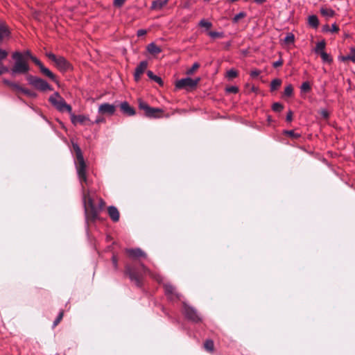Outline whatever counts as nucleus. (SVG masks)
Returning a JSON list of instances; mask_svg holds the SVG:
<instances>
[{
	"label": "nucleus",
	"instance_id": "2",
	"mask_svg": "<svg viewBox=\"0 0 355 355\" xmlns=\"http://www.w3.org/2000/svg\"><path fill=\"white\" fill-rule=\"evenodd\" d=\"M15 60V64L11 69L12 75L25 74L29 71V66L26 60L24 58L22 53L15 51L12 55Z\"/></svg>",
	"mask_w": 355,
	"mask_h": 355
},
{
	"label": "nucleus",
	"instance_id": "25",
	"mask_svg": "<svg viewBox=\"0 0 355 355\" xmlns=\"http://www.w3.org/2000/svg\"><path fill=\"white\" fill-rule=\"evenodd\" d=\"M282 80L280 79L276 78L272 80L270 83V90L272 92L277 90L281 85Z\"/></svg>",
	"mask_w": 355,
	"mask_h": 355
},
{
	"label": "nucleus",
	"instance_id": "53",
	"mask_svg": "<svg viewBox=\"0 0 355 355\" xmlns=\"http://www.w3.org/2000/svg\"><path fill=\"white\" fill-rule=\"evenodd\" d=\"M320 114L323 118H325V119L328 118V116H329L328 112L324 110L321 111Z\"/></svg>",
	"mask_w": 355,
	"mask_h": 355
},
{
	"label": "nucleus",
	"instance_id": "26",
	"mask_svg": "<svg viewBox=\"0 0 355 355\" xmlns=\"http://www.w3.org/2000/svg\"><path fill=\"white\" fill-rule=\"evenodd\" d=\"M147 75L149 78L155 80L156 83H157L159 85H162L163 82L160 77L155 75L151 71H148L147 72Z\"/></svg>",
	"mask_w": 355,
	"mask_h": 355
},
{
	"label": "nucleus",
	"instance_id": "42",
	"mask_svg": "<svg viewBox=\"0 0 355 355\" xmlns=\"http://www.w3.org/2000/svg\"><path fill=\"white\" fill-rule=\"evenodd\" d=\"M245 16V14L244 12H239V14L236 15L233 18L234 22H238L241 19L243 18Z\"/></svg>",
	"mask_w": 355,
	"mask_h": 355
},
{
	"label": "nucleus",
	"instance_id": "34",
	"mask_svg": "<svg viewBox=\"0 0 355 355\" xmlns=\"http://www.w3.org/2000/svg\"><path fill=\"white\" fill-rule=\"evenodd\" d=\"M293 88L291 85H288L284 89V95L286 96H291L293 94Z\"/></svg>",
	"mask_w": 355,
	"mask_h": 355
},
{
	"label": "nucleus",
	"instance_id": "31",
	"mask_svg": "<svg viewBox=\"0 0 355 355\" xmlns=\"http://www.w3.org/2000/svg\"><path fill=\"white\" fill-rule=\"evenodd\" d=\"M208 35L212 37V38H222L223 37L224 35L223 33L221 32H216V31H209L208 33Z\"/></svg>",
	"mask_w": 355,
	"mask_h": 355
},
{
	"label": "nucleus",
	"instance_id": "55",
	"mask_svg": "<svg viewBox=\"0 0 355 355\" xmlns=\"http://www.w3.org/2000/svg\"><path fill=\"white\" fill-rule=\"evenodd\" d=\"M112 263H113V265L114 266L115 268H117V259H116V256H112Z\"/></svg>",
	"mask_w": 355,
	"mask_h": 355
},
{
	"label": "nucleus",
	"instance_id": "20",
	"mask_svg": "<svg viewBox=\"0 0 355 355\" xmlns=\"http://www.w3.org/2000/svg\"><path fill=\"white\" fill-rule=\"evenodd\" d=\"M168 1V0L154 1L152 3L151 8L153 10H160L167 4Z\"/></svg>",
	"mask_w": 355,
	"mask_h": 355
},
{
	"label": "nucleus",
	"instance_id": "10",
	"mask_svg": "<svg viewBox=\"0 0 355 355\" xmlns=\"http://www.w3.org/2000/svg\"><path fill=\"white\" fill-rule=\"evenodd\" d=\"M164 286L165 293L171 300L180 299L179 293L176 291L175 287L173 285L170 284H165Z\"/></svg>",
	"mask_w": 355,
	"mask_h": 355
},
{
	"label": "nucleus",
	"instance_id": "35",
	"mask_svg": "<svg viewBox=\"0 0 355 355\" xmlns=\"http://www.w3.org/2000/svg\"><path fill=\"white\" fill-rule=\"evenodd\" d=\"M311 90L310 84L308 82H304L301 85V91L303 92H309Z\"/></svg>",
	"mask_w": 355,
	"mask_h": 355
},
{
	"label": "nucleus",
	"instance_id": "58",
	"mask_svg": "<svg viewBox=\"0 0 355 355\" xmlns=\"http://www.w3.org/2000/svg\"><path fill=\"white\" fill-rule=\"evenodd\" d=\"M36 65L39 67L40 71L42 70V67H44V66L42 64V63L40 61L39 62H37Z\"/></svg>",
	"mask_w": 355,
	"mask_h": 355
},
{
	"label": "nucleus",
	"instance_id": "14",
	"mask_svg": "<svg viewBox=\"0 0 355 355\" xmlns=\"http://www.w3.org/2000/svg\"><path fill=\"white\" fill-rule=\"evenodd\" d=\"M116 111V106L109 103H103L98 107V112L101 114H114Z\"/></svg>",
	"mask_w": 355,
	"mask_h": 355
},
{
	"label": "nucleus",
	"instance_id": "32",
	"mask_svg": "<svg viewBox=\"0 0 355 355\" xmlns=\"http://www.w3.org/2000/svg\"><path fill=\"white\" fill-rule=\"evenodd\" d=\"M21 92L31 98H35L37 96L35 92L26 88H23Z\"/></svg>",
	"mask_w": 355,
	"mask_h": 355
},
{
	"label": "nucleus",
	"instance_id": "4",
	"mask_svg": "<svg viewBox=\"0 0 355 355\" xmlns=\"http://www.w3.org/2000/svg\"><path fill=\"white\" fill-rule=\"evenodd\" d=\"M200 81V78H196L195 79H192L189 77L182 78L176 81L175 87L179 89H184L187 91H191L197 87Z\"/></svg>",
	"mask_w": 355,
	"mask_h": 355
},
{
	"label": "nucleus",
	"instance_id": "60",
	"mask_svg": "<svg viewBox=\"0 0 355 355\" xmlns=\"http://www.w3.org/2000/svg\"><path fill=\"white\" fill-rule=\"evenodd\" d=\"M266 0H254V1L258 4H261L265 2Z\"/></svg>",
	"mask_w": 355,
	"mask_h": 355
},
{
	"label": "nucleus",
	"instance_id": "47",
	"mask_svg": "<svg viewBox=\"0 0 355 355\" xmlns=\"http://www.w3.org/2000/svg\"><path fill=\"white\" fill-rule=\"evenodd\" d=\"M125 0H114V5L117 7L121 6L124 3Z\"/></svg>",
	"mask_w": 355,
	"mask_h": 355
},
{
	"label": "nucleus",
	"instance_id": "50",
	"mask_svg": "<svg viewBox=\"0 0 355 355\" xmlns=\"http://www.w3.org/2000/svg\"><path fill=\"white\" fill-rule=\"evenodd\" d=\"M7 71H8V67H5L4 65H0V74H2Z\"/></svg>",
	"mask_w": 355,
	"mask_h": 355
},
{
	"label": "nucleus",
	"instance_id": "23",
	"mask_svg": "<svg viewBox=\"0 0 355 355\" xmlns=\"http://www.w3.org/2000/svg\"><path fill=\"white\" fill-rule=\"evenodd\" d=\"M309 24L313 28H317L319 25V21L315 15H311L308 18Z\"/></svg>",
	"mask_w": 355,
	"mask_h": 355
},
{
	"label": "nucleus",
	"instance_id": "36",
	"mask_svg": "<svg viewBox=\"0 0 355 355\" xmlns=\"http://www.w3.org/2000/svg\"><path fill=\"white\" fill-rule=\"evenodd\" d=\"M285 134L294 139H298L300 137V135L295 132L293 130H286L285 131Z\"/></svg>",
	"mask_w": 355,
	"mask_h": 355
},
{
	"label": "nucleus",
	"instance_id": "56",
	"mask_svg": "<svg viewBox=\"0 0 355 355\" xmlns=\"http://www.w3.org/2000/svg\"><path fill=\"white\" fill-rule=\"evenodd\" d=\"M105 122V119L103 118V117H98L96 121H95V123H103Z\"/></svg>",
	"mask_w": 355,
	"mask_h": 355
},
{
	"label": "nucleus",
	"instance_id": "22",
	"mask_svg": "<svg viewBox=\"0 0 355 355\" xmlns=\"http://www.w3.org/2000/svg\"><path fill=\"white\" fill-rule=\"evenodd\" d=\"M320 13L327 18L332 17L335 15L334 10L327 8H322L320 9Z\"/></svg>",
	"mask_w": 355,
	"mask_h": 355
},
{
	"label": "nucleus",
	"instance_id": "16",
	"mask_svg": "<svg viewBox=\"0 0 355 355\" xmlns=\"http://www.w3.org/2000/svg\"><path fill=\"white\" fill-rule=\"evenodd\" d=\"M127 254L132 258L146 257V254L139 248L128 249Z\"/></svg>",
	"mask_w": 355,
	"mask_h": 355
},
{
	"label": "nucleus",
	"instance_id": "40",
	"mask_svg": "<svg viewBox=\"0 0 355 355\" xmlns=\"http://www.w3.org/2000/svg\"><path fill=\"white\" fill-rule=\"evenodd\" d=\"M237 75H238V73H237L236 71H235L234 69H230L227 72V76L231 79L236 78L237 76Z\"/></svg>",
	"mask_w": 355,
	"mask_h": 355
},
{
	"label": "nucleus",
	"instance_id": "27",
	"mask_svg": "<svg viewBox=\"0 0 355 355\" xmlns=\"http://www.w3.org/2000/svg\"><path fill=\"white\" fill-rule=\"evenodd\" d=\"M41 72L43 74H44L46 76L51 78V80H55V75L49 69L46 68L45 67L42 68Z\"/></svg>",
	"mask_w": 355,
	"mask_h": 355
},
{
	"label": "nucleus",
	"instance_id": "17",
	"mask_svg": "<svg viewBox=\"0 0 355 355\" xmlns=\"http://www.w3.org/2000/svg\"><path fill=\"white\" fill-rule=\"evenodd\" d=\"M107 212H108L110 217L114 222L119 221L120 214H119V211L116 207H115L114 206H110L107 208Z\"/></svg>",
	"mask_w": 355,
	"mask_h": 355
},
{
	"label": "nucleus",
	"instance_id": "46",
	"mask_svg": "<svg viewBox=\"0 0 355 355\" xmlns=\"http://www.w3.org/2000/svg\"><path fill=\"white\" fill-rule=\"evenodd\" d=\"M46 56H47L50 60H51L53 62H55L56 59L58 58V57H57L55 54H53V53H46Z\"/></svg>",
	"mask_w": 355,
	"mask_h": 355
},
{
	"label": "nucleus",
	"instance_id": "51",
	"mask_svg": "<svg viewBox=\"0 0 355 355\" xmlns=\"http://www.w3.org/2000/svg\"><path fill=\"white\" fill-rule=\"evenodd\" d=\"M292 119H293V112L291 111H289L286 115V121L290 122L292 121Z\"/></svg>",
	"mask_w": 355,
	"mask_h": 355
},
{
	"label": "nucleus",
	"instance_id": "33",
	"mask_svg": "<svg viewBox=\"0 0 355 355\" xmlns=\"http://www.w3.org/2000/svg\"><path fill=\"white\" fill-rule=\"evenodd\" d=\"M200 67V64L198 62H195L192 67L187 71V75L193 74Z\"/></svg>",
	"mask_w": 355,
	"mask_h": 355
},
{
	"label": "nucleus",
	"instance_id": "45",
	"mask_svg": "<svg viewBox=\"0 0 355 355\" xmlns=\"http://www.w3.org/2000/svg\"><path fill=\"white\" fill-rule=\"evenodd\" d=\"M260 73H261L260 70L254 69V70L251 71L250 76L252 78H257V76H259L260 75Z\"/></svg>",
	"mask_w": 355,
	"mask_h": 355
},
{
	"label": "nucleus",
	"instance_id": "5",
	"mask_svg": "<svg viewBox=\"0 0 355 355\" xmlns=\"http://www.w3.org/2000/svg\"><path fill=\"white\" fill-rule=\"evenodd\" d=\"M139 107L145 112L146 116L150 118H160L164 113L162 109L150 107L146 103L142 101H139Z\"/></svg>",
	"mask_w": 355,
	"mask_h": 355
},
{
	"label": "nucleus",
	"instance_id": "38",
	"mask_svg": "<svg viewBox=\"0 0 355 355\" xmlns=\"http://www.w3.org/2000/svg\"><path fill=\"white\" fill-rule=\"evenodd\" d=\"M283 105L279 103H275L272 105V110L275 112H281L283 110Z\"/></svg>",
	"mask_w": 355,
	"mask_h": 355
},
{
	"label": "nucleus",
	"instance_id": "37",
	"mask_svg": "<svg viewBox=\"0 0 355 355\" xmlns=\"http://www.w3.org/2000/svg\"><path fill=\"white\" fill-rule=\"evenodd\" d=\"M320 56H321V58L323 62H330L331 61V59L329 56V54H327L325 51L324 52H322V53L320 54Z\"/></svg>",
	"mask_w": 355,
	"mask_h": 355
},
{
	"label": "nucleus",
	"instance_id": "6",
	"mask_svg": "<svg viewBox=\"0 0 355 355\" xmlns=\"http://www.w3.org/2000/svg\"><path fill=\"white\" fill-rule=\"evenodd\" d=\"M27 80L30 85L38 90L42 92L52 90V87L49 85V84L42 78L30 75L27 77Z\"/></svg>",
	"mask_w": 355,
	"mask_h": 355
},
{
	"label": "nucleus",
	"instance_id": "49",
	"mask_svg": "<svg viewBox=\"0 0 355 355\" xmlns=\"http://www.w3.org/2000/svg\"><path fill=\"white\" fill-rule=\"evenodd\" d=\"M338 31H339L338 26L336 24H332L330 31L334 32V33H337Z\"/></svg>",
	"mask_w": 355,
	"mask_h": 355
},
{
	"label": "nucleus",
	"instance_id": "1",
	"mask_svg": "<svg viewBox=\"0 0 355 355\" xmlns=\"http://www.w3.org/2000/svg\"><path fill=\"white\" fill-rule=\"evenodd\" d=\"M73 149L76 153L75 164L83 191V200L85 218L87 222H94L99 218V214L105 206V202L95 193H92L84 186L88 184L87 178V165L82 151L77 144L73 143Z\"/></svg>",
	"mask_w": 355,
	"mask_h": 355
},
{
	"label": "nucleus",
	"instance_id": "59",
	"mask_svg": "<svg viewBox=\"0 0 355 355\" xmlns=\"http://www.w3.org/2000/svg\"><path fill=\"white\" fill-rule=\"evenodd\" d=\"M36 65L39 67L40 71L42 70V67H44V66L42 64V63L40 61L39 62H37Z\"/></svg>",
	"mask_w": 355,
	"mask_h": 355
},
{
	"label": "nucleus",
	"instance_id": "29",
	"mask_svg": "<svg viewBox=\"0 0 355 355\" xmlns=\"http://www.w3.org/2000/svg\"><path fill=\"white\" fill-rule=\"evenodd\" d=\"M199 26L209 30L212 27V24L206 19H201L199 22Z\"/></svg>",
	"mask_w": 355,
	"mask_h": 355
},
{
	"label": "nucleus",
	"instance_id": "19",
	"mask_svg": "<svg viewBox=\"0 0 355 355\" xmlns=\"http://www.w3.org/2000/svg\"><path fill=\"white\" fill-rule=\"evenodd\" d=\"M340 60L343 62H346L350 60L353 62H355V48L352 47L350 49V52L347 55H343L340 57Z\"/></svg>",
	"mask_w": 355,
	"mask_h": 355
},
{
	"label": "nucleus",
	"instance_id": "54",
	"mask_svg": "<svg viewBox=\"0 0 355 355\" xmlns=\"http://www.w3.org/2000/svg\"><path fill=\"white\" fill-rule=\"evenodd\" d=\"M22 54L24 55V58L25 59V57H28V58H31V56H33L31 55V53L30 51L27 50L24 53H22Z\"/></svg>",
	"mask_w": 355,
	"mask_h": 355
},
{
	"label": "nucleus",
	"instance_id": "52",
	"mask_svg": "<svg viewBox=\"0 0 355 355\" xmlns=\"http://www.w3.org/2000/svg\"><path fill=\"white\" fill-rule=\"evenodd\" d=\"M282 64H283L282 60H279L275 62L272 65H273L274 67H278L282 66Z\"/></svg>",
	"mask_w": 355,
	"mask_h": 355
},
{
	"label": "nucleus",
	"instance_id": "24",
	"mask_svg": "<svg viewBox=\"0 0 355 355\" xmlns=\"http://www.w3.org/2000/svg\"><path fill=\"white\" fill-rule=\"evenodd\" d=\"M141 268L144 273H148L150 276H151L153 279H156L157 282H161L162 280L161 276L158 275H155L152 272H150L148 269H147L143 264L141 265Z\"/></svg>",
	"mask_w": 355,
	"mask_h": 355
},
{
	"label": "nucleus",
	"instance_id": "7",
	"mask_svg": "<svg viewBox=\"0 0 355 355\" xmlns=\"http://www.w3.org/2000/svg\"><path fill=\"white\" fill-rule=\"evenodd\" d=\"M125 272L128 275L130 280L134 282L137 286H141L143 275L141 272H138L134 267L130 266H126Z\"/></svg>",
	"mask_w": 355,
	"mask_h": 355
},
{
	"label": "nucleus",
	"instance_id": "21",
	"mask_svg": "<svg viewBox=\"0 0 355 355\" xmlns=\"http://www.w3.org/2000/svg\"><path fill=\"white\" fill-rule=\"evenodd\" d=\"M326 46V42L324 40H322L318 42L315 45L314 51L315 53L320 54L322 52H324V49Z\"/></svg>",
	"mask_w": 355,
	"mask_h": 355
},
{
	"label": "nucleus",
	"instance_id": "11",
	"mask_svg": "<svg viewBox=\"0 0 355 355\" xmlns=\"http://www.w3.org/2000/svg\"><path fill=\"white\" fill-rule=\"evenodd\" d=\"M10 36V31L7 24L0 21V44L8 40Z\"/></svg>",
	"mask_w": 355,
	"mask_h": 355
},
{
	"label": "nucleus",
	"instance_id": "12",
	"mask_svg": "<svg viewBox=\"0 0 355 355\" xmlns=\"http://www.w3.org/2000/svg\"><path fill=\"white\" fill-rule=\"evenodd\" d=\"M55 64L56 67L62 71H67L70 69L71 65L69 62L62 56H59L56 59Z\"/></svg>",
	"mask_w": 355,
	"mask_h": 355
},
{
	"label": "nucleus",
	"instance_id": "3",
	"mask_svg": "<svg viewBox=\"0 0 355 355\" xmlns=\"http://www.w3.org/2000/svg\"><path fill=\"white\" fill-rule=\"evenodd\" d=\"M49 101L51 104L60 112H67L71 113L72 111L71 106L66 103L58 92H55L50 96Z\"/></svg>",
	"mask_w": 355,
	"mask_h": 355
},
{
	"label": "nucleus",
	"instance_id": "18",
	"mask_svg": "<svg viewBox=\"0 0 355 355\" xmlns=\"http://www.w3.org/2000/svg\"><path fill=\"white\" fill-rule=\"evenodd\" d=\"M146 49L149 53L153 55H156L162 52V49L154 42L150 43L146 46Z\"/></svg>",
	"mask_w": 355,
	"mask_h": 355
},
{
	"label": "nucleus",
	"instance_id": "39",
	"mask_svg": "<svg viewBox=\"0 0 355 355\" xmlns=\"http://www.w3.org/2000/svg\"><path fill=\"white\" fill-rule=\"evenodd\" d=\"M8 55V52L5 50L0 49V65H3L2 60H4Z\"/></svg>",
	"mask_w": 355,
	"mask_h": 355
},
{
	"label": "nucleus",
	"instance_id": "8",
	"mask_svg": "<svg viewBox=\"0 0 355 355\" xmlns=\"http://www.w3.org/2000/svg\"><path fill=\"white\" fill-rule=\"evenodd\" d=\"M182 311L185 317L193 322L197 323L202 320L196 310L186 303L183 304Z\"/></svg>",
	"mask_w": 355,
	"mask_h": 355
},
{
	"label": "nucleus",
	"instance_id": "43",
	"mask_svg": "<svg viewBox=\"0 0 355 355\" xmlns=\"http://www.w3.org/2000/svg\"><path fill=\"white\" fill-rule=\"evenodd\" d=\"M10 87H12L14 89H15L17 92H21L24 87H21L19 85L15 83H8Z\"/></svg>",
	"mask_w": 355,
	"mask_h": 355
},
{
	"label": "nucleus",
	"instance_id": "41",
	"mask_svg": "<svg viewBox=\"0 0 355 355\" xmlns=\"http://www.w3.org/2000/svg\"><path fill=\"white\" fill-rule=\"evenodd\" d=\"M226 92L228 93L236 94L239 92V88L236 86H230L226 88Z\"/></svg>",
	"mask_w": 355,
	"mask_h": 355
},
{
	"label": "nucleus",
	"instance_id": "57",
	"mask_svg": "<svg viewBox=\"0 0 355 355\" xmlns=\"http://www.w3.org/2000/svg\"><path fill=\"white\" fill-rule=\"evenodd\" d=\"M31 59L35 64H37V63L40 62V60L35 56H31Z\"/></svg>",
	"mask_w": 355,
	"mask_h": 355
},
{
	"label": "nucleus",
	"instance_id": "9",
	"mask_svg": "<svg viewBox=\"0 0 355 355\" xmlns=\"http://www.w3.org/2000/svg\"><path fill=\"white\" fill-rule=\"evenodd\" d=\"M69 114H70V116H71V123L75 125L77 124H81V125H86V124L92 125V124H93V122L90 121L89 118L87 116L83 115V114L76 115L73 113H72V112Z\"/></svg>",
	"mask_w": 355,
	"mask_h": 355
},
{
	"label": "nucleus",
	"instance_id": "44",
	"mask_svg": "<svg viewBox=\"0 0 355 355\" xmlns=\"http://www.w3.org/2000/svg\"><path fill=\"white\" fill-rule=\"evenodd\" d=\"M63 315H64L63 311H60V313L58 314L57 318L55 319V320L53 322V327L57 326L58 324V323L62 320V319L63 318Z\"/></svg>",
	"mask_w": 355,
	"mask_h": 355
},
{
	"label": "nucleus",
	"instance_id": "48",
	"mask_svg": "<svg viewBox=\"0 0 355 355\" xmlns=\"http://www.w3.org/2000/svg\"><path fill=\"white\" fill-rule=\"evenodd\" d=\"M147 33L146 30L145 29H139L137 31V35L138 37H141L145 35Z\"/></svg>",
	"mask_w": 355,
	"mask_h": 355
},
{
	"label": "nucleus",
	"instance_id": "28",
	"mask_svg": "<svg viewBox=\"0 0 355 355\" xmlns=\"http://www.w3.org/2000/svg\"><path fill=\"white\" fill-rule=\"evenodd\" d=\"M204 347L208 352H213L214 347V342L211 340H206L204 343Z\"/></svg>",
	"mask_w": 355,
	"mask_h": 355
},
{
	"label": "nucleus",
	"instance_id": "15",
	"mask_svg": "<svg viewBox=\"0 0 355 355\" xmlns=\"http://www.w3.org/2000/svg\"><path fill=\"white\" fill-rule=\"evenodd\" d=\"M120 109L123 114L128 116H133L135 114V109L126 101L122 102L120 104Z\"/></svg>",
	"mask_w": 355,
	"mask_h": 355
},
{
	"label": "nucleus",
	"instance_id": "13",
	"mask_svg": "<svg viewBox=\"0 0 355 355\" xmlns=\"http://www.w3.org/2000/svg\"><path fill=\"white\" fill-rule=\"evenodd\" d=\"M147 67H148V62L142 61L136 67L135 71L134 73L135 80L136 81H139L140 80L141 75L144 73L145 70L147 69Z\"/></svg>",
	"mask_w": 355,
	"mask_h": 355
},
{
	"label": "nucleus",
	"instance_id": "30",
	"mask_svg": "<svg viewBox=\"0 0 355 355\" xmlns=\"http://www.w3.org/2000/svg\"><path fill=\"white\" fill-rule=\"evenodd\" d=\"M295 42V36L293 33H288L284 38V42L290 44H293Z\"/></svg>",
	"mask_w": 355,
	"mask_h": 355
}]
</instances>
